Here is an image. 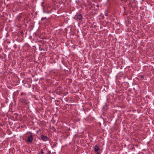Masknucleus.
<instances>
[{"instance_id": "nucleus-4", "label": "nucleus", "mask_w": 154, "mask_h": 154, "mask_svg": "<svg viewBox=\"0 0 154 154\" xmlns=\"http://www.w3.org/2000/svg\"><path fill=\"white\" fill-rule=\"evenodd\" d=\"M46 17H43L42 18V20H44L46 19Z\"/></svg>"}, {"instance_id": "nucleus-1", "label": "nucleus", "mask_w": 154, "mask_h": 154, "mask_svg": "<svg viewBox=\"0 0 154 154\" xmlns=\"http://www.w3.org/2000/svg\"><path fill=\"white\" fill-rule=\"evenodd\" d=\"M94 149L95 152H97L96 154H100V153L98 152V151L100 150V148L99 146L97 145H96L95 146Z\"/></svg>"}, {"instance_id": "nucleus-2", "label": "nucleus", "mask_w": 154, "mask_h": 154, "mask_svg": "<svg viewBox=\"0 0 154 154\" xmlns=\"http://www.w3.org/2000/svg\"><path fill=\"white\" fill-rule=\"evenodd\" d=\"M41 138L45 141H47L48 140V138L47 137L42 135L41 136Z\"/></svg>"}, {"instance_id": "nucleus-6", "label": "nucleus", "mask_w": 154, "mask_h": 154, "mask_svg": "<svg viewBox=\"0 0 154 154\" xmlns=\"http://www.w3.org/2000/svg\"><path fill=\"white\" fill-rule=\"evenodd\" d=\"M82 19V17L81 16H79V19L80 20H81Z\"/></svg>"}, {"instance_id": "nucleus-3", "label": "nucleus", "mask_w": 154, "mask_h": 154, "mask_svg": "<svg viewBox=\"0 0 154 154\" xmlns=\"http://www.w3.org/2000/svg\"><path fill=\"white\" fill-rule=\"evenodd\" d=\"M33 140V136L32 135H30L28 138L27 141L28 142H31Z\"/></svg>"}, {"instance_id": "nucleus-5", "label": "nucleus", "mask_w": 154, "mask_h": 154, "mask_svg": "<svg viewBox=\"0 0 154 154\" xmlns=\"http://www.w3.org/2000/svg\"><path fill=\"white\" fill-rule=\"evenodd\" d=\"M43 150L42 149L41 150V153L40 154H44Z\"/></svg>"}]
</instances>
